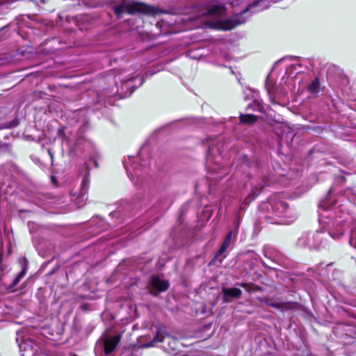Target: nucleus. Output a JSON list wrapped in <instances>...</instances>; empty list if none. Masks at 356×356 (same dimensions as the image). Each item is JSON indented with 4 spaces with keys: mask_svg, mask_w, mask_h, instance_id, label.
<instances>
[{
    "mask_svg": "<svg viewBox=\"0 0 356 356\" xmlns=\"http://www.w3.org/2000/svg\"><path fill=\"white\" fill-rule=\"evenodd\" d=\"M272 216H266V220L272 224H291L297 218V213L293 209L288 207L282 200L270 198Z\"/></svg>",
    "mask_w": 356,
    "mask_h": 356,
    "instance_id": "nucleus-1",
    "label": "nucleus"
},
{
    "mask_svg": "<svg viewBox=\"0 0 356 356\" xmlns=\"http://www.w3.org/2000/svg\"><path fill=\"white\" fill-rule=\"evenodd\" d=\"M113 11L118 17H120L124 13L129 14L143 13L150 15H156L159 13L155 8L137 1L117 5L113 7Z\"/></svg>",
    "mask_w": 356,
    "mask_h": 356,
    "instance_id": "nucleus-2",
    "label": "nucleus"
},
{
    "mask_svg": "<svg viewBox=\"0 0 356 356\" xmlns=\"http://www.w3.org/2000/svg\"><path fill=\"white\" fill-rule=\"evenodd\" d=\"M322 232L305 233L303 234L297 241V245L300 248H308L309 249H318L322 246Z\"/></svg>",
    "mask_w": 356,
    "mask_h": 356,
    "instance_id": "nucleus-3",
    "label": "nucleus"
},
{
    "mask_svg": "<svg viewBox=\"0 0 356 356\" xmlns=\"http://www.w3.org/2000/svg\"><path fill=\"white\" fill-rule=\"evenodd\" d=\"M139 158H135L133 156H129L127 161L123 162L125 169L127 170L128 176L130 179H133L134 173L136 176H138V173L136 171L139 169L140 167H146L148 165V163L147 161H143L142 163L138 164V160Z\"/></svg>",
    "mask_w": 356,
    "mask_h": 356,
    "instance_id": "nucleus-4",
    "label": "nucleus"
},
{
    "mask_svg": "<svg viewBox=\"0 0 356 356\" xmlns=\"http://www.w3.org/2000/svg\"><path fill=\"white\" fill-rule=\"evenodd\" d=\"M120 341V336L115 335L111 337H105L99 339V343L103 346L104 351L106 355L112 353Z\"/></svg>",
    "mask_w": 356,
    "mask_h": 356,
    "instance_id": "nucleus-5",
    "label": "nucleus"
},
{
    "mask_svg": "<svg viewBox=\"0 0 356 356\" xmlns=\"http://www.w3.org/2000/svg\"><path fill=\"white\" fill-rule=\"evenodd\" d=\"M221 159V152L219 150L218 147H214L213 145H209L208 149V155L207 158V165L210 170H215V168L211 165L212 163L218 165L219 161Z\"/></svg>",
    "mask_w": 356,
    "mask_h": 356,
    "instance_id": "nucleus-6",
    "label": "nucleus"
},
{
    "mask_svg": "<svg viewBox=\"0 0 356 356\" xmlns=\"http://www.w3.org/2000/svg\"><path fill=\"white\" fill-rule=\"evenodd\" d=\"M263 253L265 257L270 259L272 261L281 264L282 262V254L276 249L265 245L263 248Z\"/></svg>",
    "mask_w": 356,
    "mask_h": 356,
    "instance_id": "nucleus-7",
    "label": "nucleus"
},
{
    "mask_svg": "<svg viewBox=\"0 0 356 356\" xmlns=\"http://www.w3.org/2000/svg\"><path fill=\"white\" fill-rule=\"evenodd\" d=\"M223 301L225 302H230V298H239L242 294L241 289L238 288H224L222 289Z\"/></svg>",
    "mask_w": 356,
    "mask_h": 356,
    "instance_id": "nucleus-8",
    "label": "nucleus"
},
{
    "mask_svg": "<svg viewBox=\"0 0 356 356\" xmlns=\"http://www.w3.org/2000/svg\"><path fill=\"white\" fill-rule=\"evenodd\" d=\"M232 237V230H230L228 232V234H227L225 238L224 239L223 243L221 245L219 250L216 253V257H215L216 259H220V261H221L222 259H224L225 257V256H222V258H220L222 254L229 247V245L231 244Z\"/></svg>",
    "mask_w": 356,
    "mask_h": 356,
    "instance_id": "nucleus-9",
    "label": "nucleus"
},
{
    "mask_svg": "<svg viewBox=\"0 0 356 356\" xmlns=\"http://www.w3.org/2000/svg\"><path fill=\"white\" fill-rule=\"evenodd\" d=\"M151 282L152 286L159 291H165L169 286L168 281L161 280L156 276L152 277Z\"/></svg>",
    "mask_w": 356,
    "mask_h": 356,
    "instance_id": "nucleus-10",
    "label": "nucleus"
},
{
    "mask_svg": "<svg viewBox=\"0 0 356 356\" xmlns=\"http://www.w3.org/2000/svg\"><path fill=\"white\" fill-rule=\"evenodd\" d=\"M89 184H90V179H89V171L85 175V176L82 179L81 184V191L79 194V196H80L83 200H86L87 197L86 195H87L88 188H89Z\"/></svg>",
    "mask_w": 356,
    "mask_h": 356,
    "instance_id": "nucleus-11",
    "label": "nucleus"
},
{
    "mask_svg": "<svg viewBox=\"0 0 356 356\" xmlns=\"http://www.w3.org/2000/svg\"><path fill=\"white\" fill-rule=\"evenodd\" d=\"M267 305L271 307L280 309L281 311H286L291 309V302H273L268 301Z\"/></svg>",
    "mask_w": 356,
    "mask_h": 356,
    "instance_id": "nucleus-12",
    "label": "nucleus"
},
{
    "mask_svg": "<svg viewBox=\"0 0 356 356\" xmlns=\"http://www.w3.org/2000/svg\"><path fill=\"white\" fill-rule=\"evenodd\" d=\"M165 335L166 334L164 331H163L162 330H159L156 332V334L154 337L153 339L151 341L145 344L144 346L146 348H149L154 346L156 343L163 342L165 338Z\"/></svg>",
    "mask_w": 356,
    "mask_h": 356,
    "instance_id": "nucleus-13",
    "label": "nucleus"
},
{
    "mask_svg": "<svg viewBox=\"0 0 356 356\" xmlns=\"http://www.w3.org/2000/svg\"><path fill=\"white\" fill-rule=\"evenodd\" d=\"M27 270L26 265L24 264L22 266V271L16 276V277L13 280L12 284L7 286L8 289H13L15 286H17L19 281L25 276Z\"/></svg>",
    "mask_w": 356,
    "mask_h": 356,
    "instance_id": "nucleus-14",
    "label": "nucleus"
},
{
    "mask_svg": "<svg viewBox=\"0 0 356 356\" xmlns=\"http://www.w3.org/2000/svg\"><path fill=\"white\" fill-rule=\"evenodd\" d=\"M257 120V117L251 114H241L240 122L246 124H252Z\"/></svg>",
    "mask_w": 356,
    "mask_h": 356,
    "instance_id": "nucleus-15",
    "label": "nucleus"
},
{
    "mask_svg": "<svg viewBox=\"0 0 356 356\" xmlns=\"http://www.w3.org/2000/svg\"><path fill=\"white\" fill-rule=\"evenodd\" d=\"M320 90V83L318 78H316L308 86V90L312 93H318Z\"/></svg>",
    "mask_w": 356,
    "mask_h": 356,
    "instance_id": "nucleus-16",
    "label": "nucleus"
},
{
    "mask_svg": "<svg viewBox=\"0 0 356 356\" xmlns=\"http://www.w3.org/2000/svg\"><path fill=\"white\" fill-rule=\"evenodd\" d=\"M248 108L260 112H263L264 111V106L261 102L259 99H254L253 102L248 106Z\"/></svg>",
    "mask_w": 356,
    "mask_h": 356,
    "instance_id": "nucleus-17",
    "label": "nucleus"
},
{
    "mask_svg": "<svg viewBox=\"0 0 356 356\" xmlns=\"http://www.w3.org/2000/svg\"><path fill=\"white\" fill-rule=\"evenodd\" d=\"M17 337L16 338V341L18 343V346H19V350L20 351L27 350L28 348L29 347H31V346L25 340L22 339L20 341H19V338L21 336V334L17 332Z\"/></svg>",
    "mask_w": 356,
    "mask_h": 356,
    "instance_id": "nucleus-18",
    "label": "nucleus"
},
{
    "mask_svg": "<svg viewBox=\"0 0 356 356\" xmlns=\"http://www.w3.org/2000/svg\"><path fill=\"white\" fill-rule=\"evenodd\" d=\"M286 129L288 130L289 128L283 124H277L275 127V134L281 138L283 137Z\"/></svg>",
    "mask_w": 356,
    "mask_h": 356,
    "instance_id": "nucleus-19",
    "label": "nucleus"
},
{
    "mask_svg": "<svg viewBox=\"0 0 356 356\" xmlns=\"http://www.w3.org/2000/svg\"><path fill=\"white\" fill-rule=\"evenodd\" d=\"M264 181V184L262 185H258V186H255L252 188V195H253V197L252 198H254L256 196H257L260 192H261V188H263L265 186H267L268 185V183L267 181Z\"/></svg>",
    "mask_w": 356,
    "mask_h": 356,
    "instance_id": "nucleus-20",
    "label": "nucleus"
},
{
    "mask_svg": "<svg viewBox=\"0 0 356 356\" xmlns=\"http://www.w3.org/2000/svg\"><path fill=\"white\" fill-rule=\"evenodd\" d=\"M343 234V230L340 228L337 232H334L332 231H330V236L332 238H334V239H337L338 238H339L341 236H342Z\"/></svg>",
    "mask_w": 356,
    "mask_h": 356,
    "instance_id": "nucleus-21",
    "label": "nucleus"
},
{
    "mask_svg": "<svg viewBox=\"0 0 356 356\" xmlns=\"http://www.w3.org/2000/svg\"><path fill=\"white\" fill-rule=\"evenodd\" d=\"M319 207L323 210H327L329 209L330 204H328L327 200H325L320 203Z\"/></svg>",
    "mask_w": 356,
    "mask_h": 356,
    "instance_id": "nucleus-22",
    "label": "nucleus"
},
{
    "mask_svg": "<svg viewBox=\"0 0 356 356\" xmlns=\"http://www.w3.org/2000/svg\"><path fill=\"white\" fill-rule=\"evenodd\" d=\"M266 88H267V90H268V93L269 98H270V101H271L273 103H275V100L274 99V97H273L271 90H270V88H269V86H268V84H266Z\"/></svg>",
    "mask_w": 356,
    "mask_h": 356,
    "instance_id": "nucleus-23",
    "label": "nucleus"
},
{
    "mask_svg": "<svg viewBox=\"0 0 356 356\" xmlns=\"http://www.w3.org/2000/svg\"><path fill=\"white\" fill-rule=\"evenodd\" d=\"M58 134L59 136H63L64 135V129L63 128H60L58 131Z\"/></svg>",
    "mask_w": 356,
    "mask_h": 356,
    "instance_id": "nucleus-24",
    "label": "nucleus"
},
{
    "mask_svg": "<svg viewBox=\"0 0 356 356\" xmlns=\"http://www.w3.org/2000/svg\"><path fill=\"white\" fill-rule=\"evenodd\" d=\"M145 151H146L145 147H143V148L140 149V152H139V155H138V156H141L145 153Z\"/></svg>",
    "mask_w": 356,
    "mask_h": 356,
    "instance_id": "nucleus-25",
    "label": "nucleus"
},
{
    "mask_svg": "<svg viewBox=\"0 0 356 356\" xmlns=\"http://www.w3.org/2000/svg\"><path fill=\"white\" fill-rule=\"evenodd\" d=\"M48 152H49V154L51 160H53V154H52V153L50 152V150H49Z\"/></svg>",
    "mask_w": 356,
    "mask_h": 356,
    "instance_id": "nucleus-26",
    "label": "nucleus"
},
{
    "mask_svg": "<svg viewBox=\"0 0 356 356\" xmlns=\"http://www.w3.org/2000/svg\"><path fill=\"white\" fill-rule=\"evenodd\" d=\"M238 223H239V222H238V220H234V225H235L236 226H238Z\"/></svg>",
    "mask_w": 356,
    "mask_h": 356,
    "instance_id": "nucleus-27",
    "label": "nucleus"
},
{
    "mask_svg": "<svg viewBox=\"0 0 356 356\" xmlns=\"http://www.w3.org/2000/svg\"><path fill=\"white\" fill-rule=\"evenodd\" d=\"M94 163H95V166H96V167H97V166H98V164H97V161H94Z\"/></svg>",
    "mask_w": 356,
    "mask_h": 356,
    "instance_id": "nucleus-28",
    "label": "nucleus"
},
{
    "mask_svg": "<svg viewBox=\"0 0 356 356\" xmlns=\"http://www.w3.org/2000/svg\"><path fill=\"white\" fill-rule=\"evenodd\" d=\"M349 242H350V245H352V244H353V238H352L350 239V241H349Z\"/></svg>",
    "mask_w": 356,
    "mask_h": 356,
    "instance_id": "nucleus-29",
    "label": "nucleus"
},
{
    "mask_svg": "<svg viewBox=\"0 0 356 356\" xmlns=\"http://www.w3.org/2000/svg\"><path fill=\"white\" fill-rule=\"evenodd\" d=\"M241 286L242 287H245L246 284H241Z\"/></svg>",
    "mask_w": 356,
    "mask_h": 356,
    "instance_id": "nucleus-30",
    "label": "nucleus"
},
{
    "mask_svg": "<svg viewBox=\"0 0 356 356\" xmlns=\"http://www.w3.org/2000/svg\"><path fill=\"white\" fill-rule=\"evenodd\" d=\"M289 134H290V135H291V133L289 131H288L286 132V135H289Z\"/></svg>",
    "mask_w": 356,
    "mask_h": 356,
    "instance_id": "nucleus-31",
    "label": "nucleus"
},
{
    "mask_svg": "<svg viewBox=\"0 0 356 356\" xmlns=\"http://www.w3.org/2000/svg\"><path fill=\"white\" fill-rule=\"evenodd\" d=\"M22 260L24 263L26 262V259L24 258H23Z\"/></svg>",
    "mask_w": 356,
    "mask_h": 356,
    "instance_id": "nucleus-32",
    "label": "nucleus"
},
{
    "mask_svg": "<svg viewBox=\"0 0 356 356\" xmlns=\"http://www.w3.org/2000/svg\"><path fill=\"white\" fill-rule=\"evenodd\" d=\"M40 1H41L42 2H43V3L44 2V0H40Z\"/></svg>",
    "mask_w": 356,
    "mask_h": 356,
    "instance_id": "nucleus-33",
    "label": "nucleus"
}]
</instances>
